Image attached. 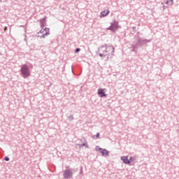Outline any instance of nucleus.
Returning <instances> with one entry per match:
<instances>
[{
	"label": "nucleus",
	"instance_id": "obj_1",
	"mask_svg": "<svg viewBox=\"0 0 179 179\" xmlns=\"http://www.w3.org/2000/svg\"><path fill=\"white\" fill-rule=\"evenodd\" d=\"M106 54H107V59L113 58L114 57V52H115V48L113 45H108L104 44Z\"/></svg>",
	"mask_w": 179,
	"mask_h": 179
},
{
	"label": "nucleus",
	"instance_id": "obj_16",
	"mask_svg": "<svg viewBox=\"0 0 179 179\" xmlns=\"http://www.w3.org/2000/svg\"><path fill=\"white\" fill-rule=\"evenodd\" d=\"M68 120L69 121H73V120H75V118L73 117V115H70L68 117Z\"/></svg>",
	"mask_w": 179,
	"mask_h": 179
},
{
	"label": "nucleus",
	"instance_id": "obj_26",
	"mask_svg": "<svg viewBox=\"0 0 179 179\" xmlns=\"http://www.w3.org/2000/svg\"><path fill=\"white\" fill-rule=\"evenodd\" d=\"M81 174H82V171H80V172Z\"/></svg>",
	"mask_w": 179,
	"mask_h": 179
},
{
	"label": "nucleus",
	"instance_id": "obj_18",
	"mask_svg": "<svg viewBox=\"0 0 179 179\" xmlns=\"http://www.w3.org/2000/svg\"><path fill=\"white\" fill-rule=\"evenodd\" d=\"M80 52V48H77L75 50L76 54H78V52Z\"/></svg>",
	"mask_w": 179,
	"mask_h": 179
},
{
	"label": "nucleus",
	"instance_id": "obj_14",
	"mask_svg": "<svg viewBox=\"0 0 179 179\" xmlns=\"http://www.w3.org/2000/svg\"><path fill=\"white\" fill-rule=\"evenodd\" d=\"M79 148H82V146H85V148H89V144L87 143H83L82 144H78Z\"/></svg>",
	"mask_w": 179,
	"mask_h": 179
},
{
	"label": "nucleus",
	"instance_id": "obj_20",
	"mask_svg": "<svg viewBox=\"0 0 179 179\" xmlns=\"http://www.w3.org/2000/svg\"><path fill=\"white\" fill-rule=\"evenodd\" d=\"M4 160H5L6 162H9V160H10L9 157H4Z\"/></svg>",
	"mask_w": 179,
	"mask_h": 179
},
{
	"label": "nucleus",
	"instance_id": "obj_22",
	"mask_svg": "<svg viewBox=\"0 0 179 179\" xmlns=\"http://www.w3.org/2000/svg\"><path fill=\"white\" fill-rule=\"evenodd\" d=\"M96 138H100V133H96Z\"/></svg>",
	"mask_w": 179,
	"mask_h": 179
},
{
	"label": "nucleus",
	"instance_id": "obj_4",
	"mask_svg": "<svg viewBox=\"0 0 179 179\" xmlns=\"http://www.w3.org/2000/svg\"><path fill=\"white\" fill-rule=\"evenodd\" d=\"M98 51L99 52L98 53L99 57H107V54H106V46H104V44L101 45L99 48H98Z\"/></svg>",
	"mask_w": 179,
	"mask_h": 179
},
{
	"label": "nucleus",
	"instance_id": "obj_11",
	"mask_svg": "<svg viewBox=\"0 0 179 179\" xmlns=\"http://www.w3.org/2000/svg\"><path fill=\"white\" fill-rule=\"evenodd\" d=\"M134 39H135V42L136 45H139L140 43H141V37H139V36H134Z\"/></svg>",
	"mask_w": 179,
	"mask_h": 179
},
{
	"label": "nucleus",
	"instance_id": "obj_25",
	"mask_svg": "<svg viewBox=\"0 0 179 179\" xmlns=\"http://www.w3.org/2000/svg\"><path fill=\"white\" fill-rule=\"evenodd\" d=\"M27 36H25V38L24 39V41H27V38H26Z\"/></svg>",
	"mask_w": 179,
	"mask_h": 179
},
{
	"label": "nucleus",
	"instance_id": "obj_21",
	"mask_svg": "<svg viewBox=\"0 0 179 179\" xmlns=\"http://www.w3.org/2000/svg\"><path fill=\"white\" fill-rule=\"evenodd\" d=\"M129 160H130V162H134V160H135V159L133 157H131Z\"/></svg>",
	"mask_w": 179,
	"mask_h": 179
},
{
	"label": "nucleus",
	"instance_id": "obj_23",
	"mask_svg": "<svg viewBox=\"0 0 179 179\" xmlns=\"http://www.w3.org/2000/svg\"><path fill=\"white\" fill-rule=\"evenodd\" d=\"M132 29H133L134 31H136V27H133Z\"/></svg>",
	"mask_w": 179,
	"mask_h": 179
},
{
	"label": "nucleus",
	"instance_id": "obj_17",
	"mask_svg": "<svg viewBox=\"0 0 179 179\" xmlns=\"http://www.w3.org/2000/svg\"><path fill=\"white\" fill-rule=\"evenodd\" d=\"M166 3H169V5H173L174 3V1L173 0H167Z\"/></svg>",
	"mask_w": 179,
	"mask_h": 179
},
{
	"label": "nucleus",
	"instance_id": "obj_2",
	"mask_svg": "<svg viewBox=\"0 0 179 179\" xmlns=\"http://www.w3.org/2000/svg\"><path fill=\"white\" fill-rule=\"evenodd\" d=\"M20 72L22 75V77L26 79V78H29L30 76L31 73H30V69H29V66L27 64H22L20 66Z\"/></svg>",
	"mask_w": 179,
	"mask_h": 179
},
{
	"label": "nucleus",
	"instance_id": "obj_9",
	"mask_svg": "<svg viewBox=\"0 0 179 179\" xmlns=\"http://www.w3.org/2000/svg\"><path fill=\"white\" fill-rule=\"evenodd\" d=\"M150 41H152L151 39H141L140 41V43L138 44V45H140L141 47H142V45H145V44H146V43H150Z\"/></svg>",
	"mask_w": 179,
	"mask_h": 179
},
{
	"label": "nucleus",
	"instance_id": "obj_19",
	"mask_svg": "<svg viewBox=\"0 0 179 179\" xmlns=\"http://www.w3.org/2000/svg\"><path fill=\"white\" fill-rule=\"evenodd\" d=\"M45 36H48V35H45V34H43L42 36H40V38H45Z\"/></svg>",
	"mask_w": 179,
	"mask_h": 179
},
{
	"label": "nucleus",
	"instance_id": "obj_6",
	"mask_svg": "<svg viewBox=\"0 0 179 179\" xmlns=\"http://www.w3.org/2000/svg\"><path fill=\"white\" fill-rule=\"evenodd\" d=\"M96 150H100L102 156H108V153H110L107 150L99 148V146L96 147Z\"/></svg>",
	"mask_w": 179,
	"mask_h": 179
},
{
	"label": "nucleus",
	"instance_id": "obj_8",
	"mask_svg": "<svg viewBox=\"0 0 179 179\" xmlns=\"http://www.w3.org/2000/svg\"><path fill=\"white\" fill-rule=\"evenodd\" d=\"M110 14V10H103L101 12L99 17H106V16H108V15Z\"/></svg>",
	"mask_w": 179,
	"mask_h": 179
},
{
	"label": "nucleus",
	"instance_id": "obj_13",
	"mask_svg": "<svg viewBox=\"0 0 179 179\" xmlns=\"http://www.w3.org/2000/svg\"><path fill=\"white\" fill-rule=\"evenodd\" d=\"M43 34H45V36L50 35V28H45Z\"/></svg>",
	"mask_w": 179,
	"mask_h": 179
},
{
	"label": "nucleus",
	"instance_id": "obj_3",
	"mask_svg": "<svg viewBox=\"0 0 179 179\" xmlns=\"http://www.w3.org/2000/svg\"><path fill=\"white\" fill-rule=\"evenodd\" d=\"M117 29H121V27L118 25L117 21L114 20L113 22L110 23V26L108 27L106 30H110V31L115 33V30H117Z\"/></svg>",
	"mask_w": 179,
	"mask_h": 179
},
{
	"label": "nucleus",
	"instance_id": "obj_12",
	"mask_svg": "<svg viewBox=\"0 0 179 179\" xmlns=\"http://www.w3.org/2000/svg\"><path fill=\"white\" fill-rule=\"evenodd\" d=\"M40 23H41V27H44L46 24V22H45V18H42L41 20H40Z\"/></svg>",
	"mask_w": 179,
	"mask_h": 179
},
{
	"label": "nucleus",
	"instance_id": "obj_15",
	"mask_svg": "<svg viewBox=\"0 0 179 179\" xmlns=\"http://www.w3.org/2000/svg\"><path fill=\"white\" fill-rule=\"evenodd\" d=\"M136 45H135V44L131 45V48H132V50H131V51H132L133 52H136V48H137Z\"/></svg>",
	"mask_w": 179,
	"mask_h": 179
},
{
	"label": "nucleus",
	"instance_id": "obj_7",
	"mask_svg": "<svg viewBox=\"0 0 179 179\" xmlns=\"http://www.w3.org/2000/svg\"><path fill=\"white\" fill-rule=\"evenodd\" d=\"M105 89L99 88L98 90V94L99 97H107V94L104 92Z\"/></svg>",
	"mask_w": 179,
	"mask_h": 179
},
{
	"label": "nucleus",
	"instance_id": "obj_24",
	"mask_svg": "<svg viewBox=\"0 0 179 179\" xmlns=\"http://www.w3.org/2000/svg\"><path fill=\"white\" fill-rule=\"evenodd\" d=\"M39 33H43V34H44V29H41L40 31H39Z\"/></svg>",
	"mask_w": 179,
	"mask_h": 179
},
{
	"label": "nucleus",
	"instance_id": "obj_5",
	"mask_svg": "<svg viewBox=\"0 0 179 179\" xmlns=\"http://www.w3.org/2000/svg\"><path fill=\"white\" fill-rule=\"evenodd\" d=\"M73 177V173H72V171L71 169H66L63 172V178L64 179H69L72 178Z\"/></svg>",
	"mask_w": 179,
	"mask_h": 179
},
{
	"label": "nucleus",
	"instance_id": "obj_10",
	"mask_svg": "<svg viewBox=\"0 0 179 179\" xmlns=\"http://www.w3.org/2000/svg\"><path fill=\"white\" fill-rule=\"evenodd\" d=\"M122 160L124 164H129L131 163V161L128 159V157H122Z\"/></svg>",
	"mask_w": 179,
	"mask_h": 179
},
{
	"label": "nucleus",
	"instance_id": "obj_27",
	"mask_svg": "<svg viewBox=\"0 0 179 179\" xmlns=\"http://www.w3.org/2000/svg\"><path fill=\"white\" fill-rule=\"evenodd\" d=\"M72 72H73V70L72 69Z\"/></svg>",
	"mask_w": 179,
	"mask_h": 179
}]
</instances>
